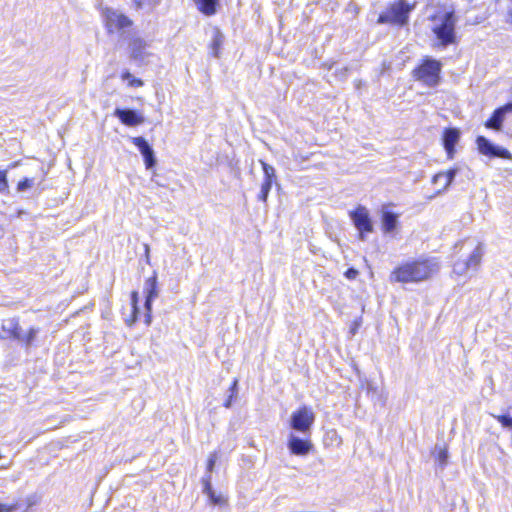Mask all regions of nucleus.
<instances>
[{
  "instance_id": "nucleus-13",
  "label": "nucleus",
  "mask_w": 512,
  "mask_h": 512,
  "mask_svg": "<svg viewBox=\"0 0 512 512\" xmlns=\"http://www.w3.org/2000/svg\"><path fill=\"white\" fill-rule=\"evenodd\" d=\"M114 116L117 117L122 124L129 127H135L145 122L144 115L133 109L116 108L114 110Z\"/></svg>"
},
{
  "instance_id": "nucleus-6",
  "label": "nucleus",
  "mask_w": 512,
  "mask_h": 512,
  "mask_svg": "<svg viewBox=\"0 0 512 512\" xmlns=\"http://www.w3.org/2000/svg\"><path fill=\"white\" fill-rule=\"evenodd\" d=\"M150 42L140 36H134L129 41L130 58L138 65H146L151 53L147 50Z\"/></svg>"
},
{
  "instance_id": "nucleus-21",
  "label": "nucleus",
  "mask_w": 512,
  "mask_h": 512,
  "mask_svg": "<svg viewBox=\"0 0 512 512\" xmlns=\"http://www.w3.org/2000/svg\"><path fill=\"white\" fill-rule=\"evenodd\" d=\"M121 79L126 81L130 87L138 88L144 85V82L141 79L134 77L129 71H124L121 74Z\"/></svg>"
},
{
  "instance_id": "nucleus-25",
  "label": "nucleus",
  "mask_w": 512,
  "mask_h": 512,
  "mask_svg": "<svg viewBox=\"0 0 512 512\" xmlns=\"http://www.w3.org/2000/svg\"><path fill=\"white\" fill-rule=\"evenodd\" d=\"M260 162H261L263 172H264V179H271L274 181L276 178L274 167L267 164L264 161H260Z\"/></svg>"
},
{
  "instance_id": "nucleus-7",
  "label": "nucleus",
  "mask_w": 512,
  "mask_h": 512,
  "mask_svg": "<svg viewBox=\"0 0 512 512\" xmlns=\"http://www.w3.org/2000/svg\"><path fill=\"white\" fill-rule=\"evenodd\" d=\"M105 25L109 34L124 30L132 25V21L122 13L106 9L104 13Z\"/></svg>"
},
{
  "instance_id": "nucleus-11",
  "label": "nucleus",
  "mask_w": 512,
  "mask_h": 512,
  "mask_svg": "<svg viewBox=\"0 0 512 512\" xmlns=\"http://www.w3.org/2000/svg\"><path fill=\"white\" fill-rule=\"evenodd\" d=\"M476 144L479 152L483 155L504 159H511L512 157L511 153L507 149L494 145L484 136H478Z\"/></svg>"
},
{
  "instance_id": "nucleus-38",
  "label": "nucleus",
  "mask_w": 512,
  "mask_h": 512,
  "mask_svg": "<svg viewBox=\"0 0 512 512\" xmlns=\"http://www.w3.org/2000/svg\"><path fill=\"white\" fill-rule=\"evenodd\" d=\"M222 38L223 36L218 32L213 40V47L215 50L222 43Z\"/></svg>"
},
{
  "instance_id": "nucleus-37",
  "label": "nucleus",
  "mask_w": 512,
  "mask_h": 512,
  "mask_svg": "<svg viewBox=\"0 0 512 512\" xmlns=\"http://www.w3.org/2000/svg\"><path fill=\"white\" fill-rule=\"evenodd\" d=\"M498 109L502 110L503 115L506 116L507 113H512V102L507 103L504 106L499 107Z\"/></svg>"
},
{
  "instance_id": "nucleus-16",
  "label": "nucleus",
  "mask_w": 512,
  "mask_h": 512,
  "mask_svg": "<svg viewBox=\"0 0 512 512\" xmlns=\"http://www.w3.org/2000/svg\"><path fill=\"white\" fill-rule=\"evenodd\" d=\"M460 138L459 131L455 128L446 129L443 135V145L448 159H453L455 154V145Z\"/></svg>"
},
{
  "instance_id": "nucleus-26",
  "label": "nucleus",
  "mask_w": 512,
  "mask_h": 512,
  "mask_svg": "<svg viewBox=\"0 0 512 512\" xmlns=\"http://www.w3.org/2000/svg\"><path fill=\"white\" fill-rule=\"evenodd\" d=\"M39 330L37 328H30L29 332L27 334H24V339L20 342L25 343L26 346H30L33 341L35 340Z\"/></svg>"
},
{
  "instance_id": "nucleus-3",
  "label": "nucleus",
  "mask_w": 512,
  "mask_h": 512,
  "mask_svg": "<svg viewBox=\"0 0 512 512\" xmlns=\"http://www.w3.org/2000/svg\"><path fill=\"white\" fill-rule=\"evenodd\" d=\"M441 63L434 59H425L423 63L413 71L416 80L428 87H435L440 80Z\"/></svg>"
},
{
  "instance_id": "nucleus-32",
  "label": "nucleus",
  "mask_w": 512,
  "mask_h": 512,
  "mask_svg": "<svg viewBox=\"0 0 512 512\" xmlns=\"http://www.w3.org/2000/svg\"><path fill=\"white\" fill-rule=\"evenodd\" d=\"M18 509V503L2 504L0 503V512H15Z\"/></svg>"
},
{
  "instance_id": "nucleus-27",
  "label": "nucleus",
  "mask_w": 512,
  "mask_h": 512,
  "mask_svg": "<svg viewBox=\"0 0 512 512\" xmlns=\"http://www.w3.org/2000/svg\"><path fill=\"white\" fill-rule=\"evenodd\" d=\"M504 428L512 429V417L508 415H492Z\"/></svg>"
},
{
  "instance_id": "nucleus-30",
  "label": "nucleus",
  "mask_w": 512,
  "mask_h": 512,
  "mask_svg": "<svg viewBox=\"0 0 512 512\" xmlns=\"http://www.w3.org/2000/svg\"><path fill=\"white\" fill-rule=\"evenodd\" d=\"M218 459L217 453L213 452L209 455L208 461H207V470L206 473L212 474V471L214 469V466L216 464V461Z\"/></svg>"
},
{
  "instance_id": "nucleus-41",
  "label": "nucleus",
  "mask_w": 512,
  "mask_h": 512,
  "mask_svg": "<svg viewBox=\"0 0 512 512\" xmlns=\"http://www.w3.org/2000/svg\"><path fill=\"white\" fill-rule=\"evenodd\" d=\"M340 74L342 78H345L347 75V68L344 67L343 69H341Z\"/></svg>"
},
{
  "instance_id": "nucleus-5",
  "label": "nucleus",
  "mask_w": 512,
  "mask_h": 512,
  "mask_svg": "<svg viewBox=\"0 0 512 512\" xmlns=\"http://www.w3.org/2000/svg\"><path fill=\"white\" fill-rule=\"evenodd\" d=\"M314 421L315 414L312 409L303 406L291 414L290 427L304 436H310Z\"/></svg>"
},
{
  "instance_id": "nucleus-18",
  "label": "nucleus",
  "mask_w": 512,
  "mask_h": 512,
  "mask_svg": "<svg viewBox=\"0 0 512 512\" xmlns=\"http://www.w3.org/2000/svg\"><path fill=\"white\" fill-rule=\"evenodd\" d=\"M459 172V168L455 167L445 172H439L434 175L432 182L434 184H441L442 191H445L453 182L454 178Z\"/></svg>"
},
{
  "instance_id": "nucleus-22",
  "label": "nucleus",
  "mask_w": 512,
  "mask_h": 512,
  "mask_svg": "<svg viewBox=\"0 0 512 512\" xmlns=\"http://www.w3.org/2000/svg\"><path fill=\"white\" fill-rule=\"evenodd\" d=\"M273 180L271 179H264L263 183L261 185L260 193L258 194V199L260 201L266 202L269 192L272 187Z\"/></svg>"
},
{
  "instance_id": "nucleus-14",
  "label": "nucleus",
  "mask_w": 512,
  "mask_h": 512,
  "mask_svg": "<svg viewBox=\"0 0 512 512\" xmlns=\"http://www.w3.org/2000/svg\"><path fill=\"white\" fill-rule=\"evenodd\" d=\"M132 143L142 154L146 169L153 168L156 164V158L153 148L149 145L146 139L143 137H134L132 138Z\"/></svg>"
},
{
  "instance_id": "nucleus-1",
  "label": "nucleus",
  "mask_w": 512,
  "mask_h": 512,
  "mask_svg": "<svg viewBox=\"0 0 512 512\" xmlns=\"http://www.w3.org/2000/svg\"><path fill=\"white\" fill-rule=\"evenodd\" d=\"M438 270L439 265L435 259L407 262L393 270L391 281L401 283L420 282L428 279Z\"/></svg>"
},
{
  "instance_id": "nucleus-34",
  "label": "nucleus",
  "mask_w": 512,
  "mask_h": 512,
  "mask_svg": "<svg viewBox=\"0 0 512 512\" xmlns=\"http://www.w3.org/2000/svg\"><path fill=\"white\" fill-rule=\"evenodd\" d=\"M206 495L208 496V498L212 504H214V505L221 504L222 498L220 496H217L213 490H211L210 493H206Z\"/></svg>"
},
{
  "instance_id": "nucleus-2",
  "label": "nucleus",
  "mask_w": 512,
  "mask_h": 512,
  "mask_svg": "<svg viewBox=\"0 0 512 512\" xmlns=\"http://www.w3.org/2000/svg\"><path fill=\"white\" fill-rule=\"evenodd\" d=\"M413 6L404 0L393 3L387 10L378 17V24H394L403 26L408 22L409 13Z\"/></svg>"
},
{
  "instance_id": "nucleus-42",
  "label": "nucleus",
  "mask_w": 512,
  "mask_h": 512,
  "mask_svg": "<svg viewBox=\"0 0 512 512\" xmlns=\"http://www.w3.org/2000/svg\"><path fill=\"white\" fill-rule=\"evenodd\" d=\"M44 180V177H41L38 183L40 184Z\"/></svg>"
},
{
  "instance_id": "nucleus-23",
  "label": "nucleus",
  "mask_w": 512,
  "mask_h": 512,
  "mask_svg": "<svg viewBox=\"0 0 512 512\" xmlns=\"http://www.w3.org/2000/svg\"><path fill=\"white\" fill-rule=\"evenodd\" d=\"M229 391H230V394H229V396H228L227 400H226V401H225V403H224V406H225L226 408H230V407H231L233 399H234V398L237 396V394H238V379H234V380H233V383H232V385H231V387H230Z\"/></svg>"
},
{
  "instance_id": "nucleus-9",
  "label": "nucleus",
  "mask_w": 512,
  "mask_h": 512,
  "mask_svg": "<svg viewBox=\"0 0 512 512\" xmlns=\"http://www.w3.org/2000/svg\"><path fill=\"white\" fill-rule=\"evenodd\" d=\"M144 293L146 295L145 300V324L150 325L152 321V302L155 298L158 297V288H157V274L153 273V276L147 278L144 283Z\"/></svg>"
},
{
  "instance_id": "nucleus-19",
  "label": "nucleus",
  "mask_w": 512,
  "mask_h": 512,
  "mask_svg": "<svg viewBox=\"0 0 512 512\" xmlns=\"http://www.w3.org/2000/svg\"><path fill=\"white\" fill-rule=\"evenodd\" d=\"M504 119L505 116L503 115L502 110H499L497 108L493 112L492 116L485 122V127L496 131H500L502 129Z\"/></svg>"
},
{
  "instance_id": "nucleus-35",
  "label": "nucleus",
  "mask_w": 512,
  "mask_h": 512,
  "mask_svg": "<svg viewBox=\"0 0 512 512\" xmlns=\"http://www.w3.org/2000/svg\"><path fill=\"white\" fill-rule=\"evenodd\" d=\"M131 304L133 308V312L136 313L138 311V292L133 291L131 294Z\"/></svg>"
},
{
  "instance_id": "nucleus-39",
  "label": "nucleus",
  "mask_w": 512,
  "mask_h": 512,
  "mask_svg": "<svg viewBox=\"0 0 512 512\" xmlns=\"http://www.w3.org/2000/svg\"><path fill=\"white\" fill-rule=\"evenodd\" d=\"M329 433L332 434L331 439L336 441L337 444L341 443V438L338 436L337 432L335 430L330 431Z\"/></svg>"
},
{
  "instance_id": "nucleus-33",
  "label": "nucleus",
  "mask_w": 512,
  "mask_h": 512,
  "mask_svg": "<svg viewBox=\"0 0 512 512\" xmlns=\"http://www.w3.org/2000/svg\"><path fill=\"white\" fill-rule=\"evenodd\" d=\"M158 0H135V4L138 8H143L145 6L155 5Z\"/></svg>"
},
{
  "instance_id": "nucleus-28",
  "label": "nucleus",
  "mask_w": 512,
  "mask_h": 512,
  "mask_svg": "<svg viewBox=\"0 0 512 512\" xmlns=\"http://www.w3.org/2000/svg\"><path fill=\"white\" fill-rule=\"evenodd\" d=\"M211 479L212 476L209 473H205V475L202 478V485H203V493H210L212 489L211 485Z\"/></svg>"
},
{
  "instance_id": "nucleus-20",
  "label": "nucleus",
  "mask_w": 512,
  "mask_h": 512,
  "mask_svg": "<svg viewBox=\"0 0 512 512\" xmlns=\"http://www.w3.org/2000/svg\"><path fill=\"white\" fill-rule=\"evenodd\" d=\"M198 9L205 15H214L217 11L219 0H194Z\"/></svg>"
},
{
  "instance_id": "nucleus-29",
  "label": "nucleus",
  "mask_w": 512,
  "mask_h": 512,
  "mask_svg": "<svg viewBox=\"0 0 512 512\" xmlns=\"http://www.w3.org/2000/svg\"><path fill=\"white\" fill-rule=\"evenodd\" d=\"M9 185L7 180L6 171H0V192L6 193L8 192Z\"/></svg>"
},
{
  "instance_id": "nucleus-36",
  "label": "nucleus",
  "mask_w": 512,
  "mask_h": 512,
  "mask_svg": "<svg viewBox=\"0 0 512 512\" xmlns=\"http://www.w3.org/2000/svg\"><path fill=\"white\" fill-rule=\"evenodd\" d=\"M359 272L357 269L355 268H349L347 269V271L345 272V277L349 280H353L355 279L357 276H358Z\"/></svg>"
},
{
  "instance_id": "nucleus-12",
  "label": "nucleus",
  "mask_w": 512,
  "mask_h": 512,
  "mask_svg": "<svg viewBox=\"0 0 512 512\" xmlns=\"http://www.w3.org/2000/svg\"><path fill=\"white\" fill-rule=\"evenodd\" d=\"M310 436L300 438L294 433H290L288 436L287 447L291 454L296 456H306L313 448V444L309 439Z\"/></svg>"
},
{
  "instance_id": "nucleus-8",
  "label": "nucleus",
  "mask_w": 512,
  "mask_h": 512,
  "mask_svg": "<svg viewBox=\"0 0 512 512\" xmlns=\"http://www.w3.org/2000/svg\"><path fill=\"white\" fill-rule=\"evenodd\" d=\"M350 218L360 232L361 239H364V233L373 231L372 221L366 207L358 206L354 211L350 212Z\"/></svg>"
},
{
  "instance_id": "nucleus-17",
  "label": "nucleus",
  "mask_w": 512,
  "mask_h": 512,
  "mask_svg": "<svg viewBox=\"0 0 512 512\" xmlns=\"http://www.w3.org/2000/svg\"><path fill=\"white\" fill-rule=\"evenodd\" d=\"M398 218H399L398 214H396L392 211H389L385 207H383L381 222H382V230L385 234H391L396 230L398 223H399Z\"/></svg>"
},
{
  "instance_id": "nucleus-40",
  "label": "nucleus",
  "mask_w": 512,
  "mask_h": 512,
  "mask_svg": "<svg viewBox=\"0 0 512 512\" xmlns=\"http://www.w3.org/2000/svg\"><path fill=\"white\" fill-rule=\"evenodd\" d=\"M144 250H145V257H146V262L149 264V252H150V248H149V245L148 244H145L144 245Z\"/></svg>"
},
{
  "instance_id": "nucleus-24",
  "label": "nucleus",
  "mask_w": 512,
  "mask_h": 512,
  "mask_svg": "<svg viewBox=\"0 0 512 512\" xmlns=\"http://www.w3.org/2000/svg\"><path fill=\"white\" fill-rule=\"evenodd\" d=\"M36 178H24L21 180L17 185V191L18 192H24L29 188H32L36 183Z\"/></svg>"
},
{
  "instance_id": "nucleus-15",
  "label": "nucleus",
  "mask_w": 512,
  "mask_h": 512,
  "mask_svg": "<svg viewBox=\"0 0 512 512\" xmlns=\"http://www.w3.org/2000/svg\"><path fill=\"white\" fill-rule=\"evenodd\" d=\"M2 338H13L18 341L24 339V333L15 318L6 319L2 323Z\"/></svg>"
},
{
  "instance_id": "nucleus-10",
  "label": "nucleus",
  "mask_w": 512,
  "mask_h": 512,
  "mask_svg": "<svg viewBox=\"0 0 512 512\" xmlns=\"http://www.w3.org/2000/svg\"><path fill=\"white\" fill-rule=\"evenodd\" d=\"M483 248L481 244H478L472 251L469 258L465 261H457L454 264L453 271L458 275H463L469 270H476L482 259Z\"/></svg>"
},
{
  "instance_id": "nucleus-4",
  "label": "nucleus",
  "mask_w": 512,
  "mask_h": 512,
  "mask_svg": "<svg viewBox=\"0 0 512 512\" xmlns=\"http://www.w3.org/2000/svg\"><path fill=\"white\" fill-rule=\"evenodd\" d=\"M440 23L433 28L440 44L444 47L455 43L456 18L454 12H446L439 18Z\"/></svg>"
},
{
  "instance_id": "nucleus-31",
  "label": "nucleus",
  "mask_w": 512,
  "mask_h": 512,
  "mask_svg": "<svg viewBox=\"0 0 512 512\" xmlns=\"http://www.w3.org/2000/svg\"><path fill=\"white\" fill-rule=\"evenodd\" d=\"M439 464L444 467L448 460V451L446 449H440L437 455Z\"/></svg>"
}]
</instances>
